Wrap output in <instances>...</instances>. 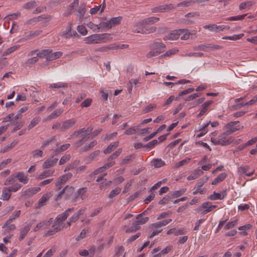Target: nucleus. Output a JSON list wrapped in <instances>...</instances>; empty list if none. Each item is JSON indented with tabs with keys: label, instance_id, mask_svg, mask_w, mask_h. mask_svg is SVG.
Here are the masks:
<instances>
[{
	"label": "nucleus",
	"instance_id": "1",
	"mask_svg": "<svg viewBox=\"0 0 257 257\" xmlns=\"http://www.w3.org/2000/svg\"><path fill=\"white\" fill-rule=\"evenodd\" d=\"M93 128L91 126L87 128H82L79 130L75 131L71 136V138H76L80 136L81 139L74 143V146L78 148L82 146L89 138L88 136L91 134Z\"/></svg>",
	"mask_w": 257,
	"mask_h": 257
},
{
	"label": "nucleus",
	"instance_id": "2",
	"mask_svg": "<svg viewBox=\"0 0 257 257\" xmlns=\"http://www.w3.org/2000/svg\"><path fill=\"white\" fill-rule=\"evenodd\" d=\"M150 48L151 50L146 55L148 58L157 56L163 52L165 51L166 46L161 42H154L150 45Z\"/></svg>",
	"mask_w": 257,
	"mask_h": 257
},
{
	"label": "nucleus",
	"instance_id": "3",
	"mask_svg": "<svg viewBox=\"0 0 257 257\" xmlns=\"http://www.w3.org/2000/svg\"><path fill=\"white\" fill-rule=\"evenodd\" d=\"M229 134L225 131L217 138H211V141L215 145L226 146L232 142L231 138Z\"/></svg>",
	"mask_w": 257,
	"mask_h": 257
},
{
	"label": "nucleus",
	"instance_id": "4",
	"mask_svg": "<svg viewBox=\"0 0 257 257\" xmlns=\"http://www.w3.org/2000/svg\"><path fill=\"white\" fill-rule=\"evenodd\" d=\"M222 48V46L213 44H203L193 47V50L194 51L201 50L203 51L219 50Z\"/></svg>",
	"mask_w": 257,
	"mask_h": 257
},
{
	"label": "nucleus",
	"instance_id": "5",
	"mask_svg": "<svg viewBox=\"0 0 257 257\" xmlns=\"http://www.w3.org/2000/svg\"><path fill=\"white\" fill-rule=\"evenodd\" d=\"M122 19L121 17L112 18L107 22L101 23L100 26L101 28L109 29L113 26L119 24Z\"/></svg>",
	"mask_w": 257,
	"mask_h": 257
},
{
	"label": "nucleus",
	"instance_id": "6",
	"mask_svg": "<svg viewBox=\"0 0 257 257\" xmlns=\"http://www.w3.org/2000/svg\"><path fill=\"white\" fill-rule=\"evenodd\" d=\"M174 9H175V6L172 4H170L154 7L151 9V11L154 13H164Z\"/></svg>",
	"mask_w": 257,
	"mask_h": 257
},
{
	"label": "nucleus",
	"instance_id": "7",
	"mask_svg": "<svg viewBox=\"0 0 257 257\" xmlns=\"http://www.w3.org/2000/svg\"><path fill=\"white\" fill-rule=\"evenodd\" d=\"M239 123V121H231L228 122L225 126V128L226 131L229 134L231 135L234 132L239 130L240 128L243 127V126L240 125H236Z\"/></svg>",
	"mask_w": 257,
	"mask_h": 257
},
{
	"label": "nucleus",
	"instance_id": "8",
	"mask_svg": "<svg viewBox=\"0 0 257 257\" xmlns=\"http://www.w3.org/2000/svg\"><path fill=\"white\" fill-rule=\"evenodd\" d=\"M160 18L156 17H151L139 21L137 23V26H146L148 25L154 24L158 22Z\"/></svg>",
	"mask_w": 257,
	"mask_h": 257
},
{
	"label": "nucleus",
	"instance_id": "9",
	"mask_svg": "<svg viewBox=\"0 0 257 257\" xmlns=\"http://www.w3.org/2000/svg\"><path fill=\"white\" fill-rule=\"evenodd\" d=\"M52 218H50L49 220H45L38 223L34 227V231L36 232L41 229L47 228L50 225L52 222Z\"/></svg>",
	"mask_w": 257,
	"mask_h": 257
},
{
	"label": "nucleus",
	"instance_id": "10",
	"mask_svg": "<svg viewBox=\"0 0 257 257\" xmlns=\"http://www.w3.org/2000/svg\"><path fill=\"white\" fill-rule=\"evenodd\" d=\"M72 174L71 173H68L61 176L59 178V180L56 182V186L58 187V189H61V185L65 184L68 179L72 177Z\"/></svg>",
	"mask_w": 257,
	"mask_h": 257
},
{
	"label": "nucleus",
	"instance_id": "11",
	"mask_svg": "<svg viewBox=\"0 0 257 257\" xmlns=\"http://www.w3.org/2000/svg\"><path fill=\"white\" fill-rule=\"evenodd\" d=\"M58 159L54 158L53 156L48 158L42 164V168L44 169H48L56 165Z\"/></svg>",
	"mask_w": 257,
	"mask_h": 257
},
{
	"label": "nucleus",
	"instance_id": "12",
	"mask_svg": "<svg viewBox=\"0 0 257 257\" xmlns=\"http://www.w3.org/2000/svg\"><path fill=\"white\" fill-rule=\"evenodd\" d=\"M74 211V208H68L62 213L58 215L56 218V220L60 223H61L62 221H65L67 218L70 213Z\"/></svg>",
	"mask_w": 257,
	"mask_h": 257
},
{
	"label": "nucleus",
	"instance_id": "13",
	"mask_svg": "<svg viewBox=\"0 0 257 257\" xmlns=\"http://www.w3.org/2000/svg\"><path fill=\"white\" fill-rule=\"evenodd\" d=\"M40 189V187H32L28 188L22 193V196L26 198L31 197L37 193Z\"/></svg>",
	"mask_w": 257,
	"mask_h": 257
},
{
	"label": "nucleus",
	"instance_id": "14",
	"mask_svg": "<svg viewBox=\"0 0 257 257\" xmlns=\"http://www.w3.org/2000/svg\"><path fill=\"white\" fill-rule=\"evenodd\" d=\"M226 190H224L220 193L214 192L213 194L208 196V199L211 200H222L226 196Z\"/></svg>",
	"mask_w": 257,
	"mask_h": 257
},
{
	"label": "nucleus",
	"instance_id": "15",
	"mask_svg": "<svg viewBox=\"0 0 257 257\" xmlns=\"http://www.w3.org/2000/svg\"><path fill=\"white\" fill-rule=\"evenodd\" d=\"M217 207L216 205H212V203L210 202H204L200 207L199 208V210H201L202 209H204L205 210L202 212V214H205L208 212L211 211L213 209L216 208Z\"/></svg>",
	"mask_w": 257,
	"mask_h": 257
},
{
	"label": "nucleus",
	"instance_id": "16",
	"mask_svg": "<svg viewBox=\"0 0 257 257\" xmlns=\"http://www.w3.org/2000/svg\"><path fill=\"white\" fill-rule=\"evenodd\" d=\"M180 29L171 31L164 38V40H176L180 36Z\"/></svg>",
	"mask_w": 257,
	"mask_h": 257
},
{
	"label": "nucleus",
	"instance_id": "17",
	"mask_svg": "<svg viewBox=\"0 0 257 257\" xmlns=\"http://www.w3.org/2000/svg\"><path fill=\"white\" fill-rule=\"evenodd\" d=\"M76 123V120L74 118H71L65 121L62 124L61 129L65 131L72 127Z\"/></svg>",
	"mask_w": 257,
	"mask_h": 257
},
{
	"label": "nucleus",
	"instance_id": "18",
	"mask_svg": "<svg viewBox=\"0 0 257 257\" xmlns=\"http://www.w3.org/2000/svg\"><path fill=\"white\" fill-rule=\"evenodd\" d=\"M16 178L19 181L24 184H26L28 183L29 178L28 175H26L23 172H19L16 175Z\"/></svg>",
	"mask_w": 257,
	"mask_h": 257
},
{
	"label": "nucleus",
	"instance_id": "19",
	"mask_svg": "<svg viewBox=\"0 0 257 257\" xmlns=\"http://www.w3.org/2000/svg\"><path fill=\"white\" fill-rule=\"evenodd\" d=\"M85 42L87 44H98L100 42L98 34L92 35L85 39Z\"/></svg>",
	"mask_w": 257,
	"mask_h": 257
},
{
	"label": "nucleus",
	"instance_id": "20",
	"mask_svg": "<svg viewBox=\"0 0 257 257\" xmlns=\"http://www.w3.org/2000/svg\"><path fill=\"white\" fill-rule=\"evenodd\" d=\"M63 112L62 109H57L52 112L46 118L45 121H50L59 116Z\"/></svg>",
	"mask_w": 257,
	"mask_h": 257
},
{
	"label": "nucleus",
	"instance_id": "21",
	"mask_svg": "<svg viewBox=\"0 0 257 257\" xmlns=\"http://www.w3.org/2000/svg\"><path fill=\"white\" fill-rule=\"evenodd\" d=\"M31 228V225L27 224H25L24 227L21 228L20 231V235L19 236V240H23L26 236L29 230Z\"/></svg>",
	"mask_w": 257,
	"mask_h": 257
},
{
	"label": "nucleus",
	"instance_id": "22",
	"mask_svg": "<svg viewBox=\"0 0 257 257\" xmlns=\"http://www.w3.org/2000/svg\"><path fill=\"white\" fill-rule=\"evenodd\" d=\"M213 101L212 100L206 101L201 105V109L197 115V117H200L203 115L208 110L209 106L211 104Z\"/></svg>",
	"mask_w": 257,
	"mask_h": 257
},
{
	"label": "nucleus",
	"instance_id": "23",
	"mask_svg": "<svg viewBox=\"0 0 257 257\" xmlns=\"http://www.w3.org/2000/svg\"><path fill=\"white\" fill-rule=\"evenodd\" d=\"M227 174L225 172L220 174L211 182L212 185H216L220 182H222L227 177Z\"/></svg>",
	"mask_w": 257,
	"mask_h": 257
},
{
	"label": "nucleus",
	"instance_id": "24",
	"mask_svg": "<svg viewBox=\"0 0 257 257\" xmlns=\"http://www.w3.org/2000/svg\"><path fill=\"white\" fill-rule=\"evenodd\" d=\"M203 172L200 169L195 170L187 178V180H192L198 178Z\"/></svg>",
	"mask_w": 257,
	"mask_h": 257
},
{
	"label": "nucleus",
	"instance_id": "25",
	"mask_svg": "<svg viewBox=\"0 0 257 257\" xmlns=\"http://www.w3.org/2000/svg\"><path fill=\"white\" fill-rule=\"evenodd\" d=\"M87 190L86 187H82L79 189L77 192L75 194V197H80L82 200L86 198V196L85 195V193Z\"/></svg>",
	"mask_w": 257,
	"mask_h": 257
},
{
	"label": "nucleus",
	"instance_id": "26",
	"mask_svg": "<svg viewBox=\"0 0 257 257\" xmlns=\"http://www.w3.org/2000/svg\"><path fill=\"white\" fill-rule=\"evenodd\" d=\"M50 196L48 194H45L43 195L41 198L38 201V204L37 208H41L46 204L47 201L49 199Z\"/></svg>",
	"mask_w": 257,
	"mask_h": 257
},
{
	"label": "nucleus",
	"instance_id": "27",
	"mask_svg": "<svg viewBox=\"0 0 257 257\" xmlns=\"http://www.w3.org/2000/svg\"><path fill=\"white\" fill-rule=\"evenodd\" d=\"M11 192L8 187H4L3 189L2 199L4 200H8L11 196Z\"/></svg>",
	"mask_w": 257,
	"mask_h": 257
},
{
	"label": "nucleus",
	"instance_id": "28",
	"mask_svg": "<svg viewBox=\"0 0 257 257\" xmlns=\"http://www.w3.org/2000/svg\"><path fill=\"white\" fill-rule=\"evenodd\" d=\"M62 54L63 53L60 51L51 53H50V55H49L47 56L46 59L48 61H51L60 58L62 55Z\"/></svg>",
	"mask_w": 257,
	"mask_h": 257
},
{
	"label": "nucleus",
	"instance_id": "29",
	"mask_svg": "<svg viewBox=\"0 0 257 257\" xmlns=\"http://www.w3.org/2000/svg\"><path fill=\"white\" fill-rule=\"evenodd\" d=\"M55 172L54 170H48L41 173L38 176V178L39 180L43 179L45 178L52 176Z\"/></svg>",
	"mask_w": 257,
	"mask_h": 257
},
{
	"label": "nucleus",
	"instance_id": "30",
	"mask_svg": "<svg viewBox=\"0 0 257 257\" xmlns=\"http://www.w3.org/2000/svg\"><path fill=\"white\" fill-rule=\"evenodd\" d=\"M151 163L155 168H160L165 165V162L160 158L153 159Z\"/></svg>",
	"mask_w": 257,
	"mask_h": 257
},
{
	"label": "nucleus",
	"instance_id": "31",
	"mask_svg": "<svg viewBox=\"0 0 257 257\" xmlns=\"http://www.w3.org/2000/svg\"><path fill=\"white\" fill-rule=\"evenodd\" d=\"M41 120V117L40 116H35L34 117L31 122L28 126V130H30L37 125Z\"/></svg>",
	"mask_w": 257,
	"mask_h": 257
},
{
	"label": "nucleus",
	"instance_id": "32",
	"mask_svg": "<svg viewBox=\"0 0 257 257\" xmlns=\"http://www.w3.org/2000/svg\"><path fill=\"white\" fill-rule=\"evenodd\" d=\"M97 144V142L95 140L86 144L84 147L81 148L80 151L82 152H86L92 148H93Z\"/></svg>",
	"mask_w": 257,
	"mask_h": 257
},
{
	"label": "nucleus",
	"instance_id": "33",
	"mask_svg": "<svg viewBox=\"0 0 257 257\" xmlns=\"http://www.w3.org/2000/svg\"><path fill=\"white\" fill-rule=\"evenodd\" d=\"M118 145V142H115L113 143H111L107 148L105 149L103 151L104 154H109L112 152Z\"/></svg>",
	"mask_w": 257,
	"mask_h": 257
},
{
	"label": "nucleus",
	"instance_id": "34",
	"mask_svg": "<svg viewBox=\"0 0 257 257\" xmlns=\"http://www.w3.org/2000/svg\"><path fill=\"white\" fill-rule=\"evenodd\" d=\"M180 33L181 40H184L188 39L191 34L189 30L187 29H180Z\"/></svg>",
	"mask_w": 257,
	"mask_h": 257
},
{
	"label": "nucleus",
	"instance_id": "35",
	"mask_svg": "<svg viewBox=\"0 0 257 257\" xmlns=\"http://www.w3.org/2000/svg\"><path fill=\"white\" fill-rule=\"evenodd\" d=\"M140 228V225L137 222H135L132 226L131 227H127L125 229V232H132L134 231H136V230L139 229Z\"/></svg>",
	"mask_w": 257,
	"mask_h": 257
},
{
	"label": "nucleus",
	"instance_id": "36",
	"mask_svg": "<svg viewBox=\"0 0 257 257\" xmlns=\"http://www.w3.org/2000/svg\"><path fill=\"white\" fill-rule=\"evenodd\" d=\"M124 47V45H122L121 46H117V47H113V46H107V47H100V48H99L98 49H96V51H100V52H107L108 50H111V49H116L117 48H119V49H122Z\"/></svg>",
	"mask_w": 257,
	"mask_h": 257
},
{
	"label": "nucleus",
	"instance_id": "37",
	"mask_svg": "<svg viewBox=\"0 0 257 257\" xmlns=\"http://www.w3.org/2000/svg\"><path fill=\"white\" fill-rule=\"evenodd\" d=\"M194 4V0H187L182 2L178 4L176 6H175V8L177 7H188Z\"/></svg>",
	"mask_w": 257,
	"mask_h": 257
},
{
	"label": "nucleus",
	"instance_id": "38",
	"mask_svg": "<svg viewBox=\"0 0 257 257\" xmlns=\"http://www.w3.org/2000/svg\"><path fill=\"white\" fill-rule=\"evenodd\" d=\"M144 214V213L140 214L136 217V219H137L136 221L140 225L145 224L149 220V217H142V216Z\"/></svg>",
	"mask_w": 257,
	"mask_h": 257
},
{
	"label": "nucleus",
	"instance_id": "39",
	"mask_svg": "<svg viewBox=\"0 0 257 257\" xmlns=\"http://www.w3.org/2000/svg\"><path fill=\"white\" fill-rule=\"evenodd\" d=\"M76 34V32L72 31L70 27L67 28L66 30L63 32V35L66 38H70L72 37L73 35H75Z\"/></svg>",
	"mask_w": 257,
	"mask_h": 257
},
{
	"label": "nucleus",
	"instance_id": "40",
	"mask_svg": "<svg viewBox=\"0 0 257 257\" xmlns=\"http://www.w3.org/2000/svg\"><path fill=\"white\" fill-rule=\"evenodd\" d=\"M86 9L84 5H80L77 11L76 15L79 19H82L85 14Z\"/></svg>",
	"mask_w": 257,
	"mask_h": 257
},
{
	"label": "nucleus",
	"instance_id": "41",
	"mask_svg": "<svg viewBox=\"0 0 257 257\" xmlns=\"http://www.w3.org/2000/svg\"><path fill=\"white\" fill-rule=\"evenodd\" d=\"M244 36L243 33L239 34L238 35H233L231 36H225L222 38L224 40H230L232 41H235L239 40L242 38Z\"/></svg>",
	"mask_w": 257,
	"mask_h": 257
},
{
	"label": "nucleus",
	"instance_id": "42",
	"mask_svg": "<svg viewBox=\"0 0 257 257\" xmlns=\"http://www.w3.org/2000/svg\"><path fill=\"white\" fill-rule=\"evenodd\" d=\"M253 3L252 1H246L241 3L239 6V9L240 10H242L247 8H250L253 5Z\"/></svg>",
	"mask_w": 257,
	"mask_h": 257
},
{
	"label": "nucleus",
	"instance_id": "43",
	"mask_svg": "<svg viewBox=\"0 0 257 257\" xmlns=\"http://www.w3.org/2000/svg\"><path fill=\"white\" fill-rule=\"evenodd\" d=\"M186 191V188H183L179 190L175 191L171 193V196L173 198H177L183 194Z\"/></svg>",
	"mask_w": 257,
	"mask_h": 257
},
{
	"label": "nucleus",
	"instance_id": "44",
	"mask_svg": "<svg viewBox=\"0 0 257 257\" xmlns=\"http://www.w3.org/2000/svg\"><path fill=\"white\" fill-rule=\"evenodd\" d=\"M137 28H134L133 30V32L137 33H141V34H145L147 32L146 31H145V26H137V23L135 26Z\"/></svg>",
	"mask_w": 257,
	"mask_h": 257
},
{
	"label": "nucleus",
	"instance_id": "45",
	"mask_svg": "<svg viewBox=\"0 0 257 257\" xmlns=\"http://www.w3.org/2000/svg\"><path fill=\"white\" fill-rule=\"evenodd\" d=\"M70 145L69 144H64L62 145L60 148H57L54 150V153L55 155H57L60 153L62 152H63L66 150L69 147Z\"/></svg>",
	"mask_w": 257,
	"mask_h": 257
},
{
	"label": "nucleus",
	"instance_id": "46",
	"mask_svg": "<svg viewBox=\"0 0 257 257\" xmlns=\"http://www.w3.org/2000/svg\"><path fill=\"white\" fill-rule=\"evenodd\" d=\"M42 31L41 30H37L35 31H31L30 32L29 34L26 36L25 39L26 40L31 39L34 37H36L41 34Z\"/></svg>",
	"mask_w": 257,
	"mask_h": 257
},
{
	"label": "nucleus",
	"instance_id": "47",
	"mask_svg": "<svg viewBox=\"0 0 257 257\" xmlns=\"http://www.w3.org/2000/svg\"><path fill=\"white\" fill-rule=\"evenodd\" d=\"M246 16H247V14H243L242 15H238V16H236L230 17H228V18H226L225 19V20L226 21H241V20H242L245 18V17Z\"/></svg>",
	"mask_w": 257,
	"mask_h": 257
},
{
	"label": "nucleus",
	"instance_id": "48",
	"mask_svg": "<svg viewBox=\"0 0 257 257\" xmlns=\"http://www.w3.org/2000/svg\"><path fill=\"white\" fill-rule=\"evenodd\" d=\"M238 223V219H236L233 221L228 222L224 226L225 230H228L235 227Z\"/></svg>",
	"mask_w": 257,
	"mask_h": 257
},
{
	"label": "nucleus",
	"instance_id": "49",
	"mask_svg": "<svg viewBox=\"0 0 257 257\" xmlns=\"http://www.w3.org/2000/svg\"><path fill=\"white\" fill-rule=\"evenodd\" d=\"M64 227H65V225H62L61 224V223L57 221V220H56L55 222L52 225V229H53L56 232L60 231Z\"/></svg>",
	"mask_w": 257,
	"mask_h": 257
},
{
	"label": "nucleus",
	"instance_id": "50",
	"mask_svg": "<svg viewBox=\"0 0 257 257\" xmlns=\"http://www.w3.org/2000/svg\"><path fill=\"white\" fill-rule=\"evenodd\" d=\"M210 122V121H209V122L204 124V126H203L202 128L199 129V131H200L201 132L199 134H197V138H200V137L203 136L204 135H205L207 133L208 131L206 129V128L208 126Z\"/></svg>",
	"mask_w": 257,
	"mask_h": 257
},
{
	"label": "nucleus",
	"instance_id": "51",
	"mask_svg": "<svg viewBox=\"0 0 257 257\" xmlns=\"http://www.w3.org/2000/svg\"><path fill=\"white\" fill-rule=\"evenodd\" d=\"M13 221H10L9 222V219L6 222L3 228L7 227V229L9 231L14 230L16 228V226L14 224L12 223Z\"/></svg>",
	"mask_w": 257,
	"mask_h": 257
},
{
	"label": "nucleus",
	"instance_id": "52",
	"mask_svg": "<svg viewBox=\"0 0 257 257\" xmlns=\"http://www.w3.org/2000/svg\"><path fill=\"white\" fill-rule=\"evenodd\" d=\"M121 190V188L119 187L115 188L114 189H113L110 191L108 195V197L109 198H113L120 192Z\"/></svg>",
	"mask_w": 257,
	"mask_h": 257
},
{
	"label": "nucleus",
	"instance_id": "53",
	"mask_svg": "<svg viewBox=\"0 0 257 257\" xmlns=\"http://www.w3.org/2000/svg\"><path fill=\"white\" fill-rule=\"evenodd\" d=\"M68 85L66 83L63 82H58L55 83H53L50 85V88H59L61 87H67Z\"/></svg>",
	"mask_w": 257,
	"mask_h": 257
},
{
	"label": "nucleus",
	"instance_id": "54",
	"mask_svg": "<svg viewBox=\"0 0 257 257\" xmlns=\"http://www.w3.org/2000/svg\"><path fill=\"white\" fill-rule=\"evenodd\" d=\"M140 126H135L133 127H131V128L126 130L124 134L127 135H131L135 134L136 132V131L139 129Z\"/></svg>",
	"mask_w": 257,
	"mask_h": 257
},
{
	"label": "nucleus",
	"instance_id": "55",
	"mask_svg": "<svg viewBox=\"0 0 257 257\" xmlns=\"http://www.w3.org/2000/svg\"><path fill=\"white\" fill-rule=\"evenodd\" d=\"M208 177L199 179L195 186V188L202 189L201 187L207 182Z\"/></svg>",
	"mask_w": 257,
	"mask_h": 257
},
{
	"label": "nucleus",
	"instance_id": "56",
	"mask_svg": "<svg viewBox=\"0 0 257 257\" xmlns=\"http://www.w3.org/2000/svg\"><path fill=\"white\" fill-rule=\"evenodd\" d=\"M52 52V50L51 49H44L41 51L40 52L37 53V56L42 57L45 56H48L50 55V53Z\"/></svg>",
	"mask_w": 257,
	"mask_h": 257
},
{
	"label": "nucleus",
	"instance_id": "57",
	"mask_svg": "<svg viewBox=\"0 0 257 257\" xmlns=\"http://www.w3.org/2000/svg\"><path fill=\"white\" fill-rule=\"evenodd\" d=\"M32 155L34 158L42 157L43 156V152L42 150H35L32 152Z\"/></svg>",
	"mask_w": 257,
	"mask_h": 257
},
{
	"label": "nucleus",
	"instance_id": "58",
	"mask_svg": "<svg viewBox=\"0 0 257 257\" xmlns=\"http://www.w3.org/2000/svg\"><path fill=\"white\" fill-rule=\"evenodd\" d=\"M135 158V155L132 154L129 156H126L121 162V165H124L128 164L132 162Z\"/></svg>",
	"mask_w": 257,
	"mask_h": 257
},
{
	"label": "nucleus",
	"instance_id": "59",
	"mask_svg": "<svg viewBox=\"0 0 257 257\" xmlns=\"http://www.w3.org/2000/svg\"><path fill=\"white\" fill-rule=\"evenodd\" d=\"M36 6V2L35 1H32L27 3L23 6V8L26 10H29L33 8Z\"/></svg>",
	"mask_w": 257,
	"mask_h": 257
},
{
	"label": "nucleus",
	"instance_id": "60",
	"mask_svg": "<svg viewBox=\"0 0 257 257\" xmlns=\"http://www.w3.org/2000/svg\"><path fill=\"white\" fill-rule=\"evenodd\" d=\"M204 29H207L211 32H217V25L216 24H210L205 25L203 27Z\"/></svg>",
	"mask_w": 257,
	"mask_h": 257
},
{
	"label": "nucleus",
	"instance_id": "61",
	"mask_svg": "<svg viewBox=\"0 0 257 257\" xmlns=\"http://www.w3.org/2000/svg\"><path fill=\"white\" fill-rule=\"evenodd\" d=\"M177 52H178V50H177L175 49H172L168 50L165 53H164L163 55H161L160 57H162V58H165L166 57L171 56L176 54Z\"/></svg>",
	"mask_w": 257,
	"mask_h": 257
},
{
	"label": "nucleus",
	"instance_id": "62",
	"mask_svg": "<svg viewBox=\"0 0 257 257\" xmlns=\"http://www.w3.org/2000/svg\"><path fill=\"white\" fill-rule=\"evenodd\" d=\"M19 46H14L8 49L7 50H6L5 51H4L3 52V55L6 56V55H8L12 53V52H13L14 51L16 50L19 48Z\"/></svg>",
	"mask_w": 257,
	"mask_h": 257
},
{
	"label": "nucleus",
	"instance_id": "63",
	"mask_svg": "<svg viewBox=\"0 0 257 257\" xmlns=\"http://www.w3.org/2000/svg\"><path fill=\"white\" fill-rule=\"evenodd\" d=\"M16 178V175H12L10 176L4 182L5 185H8L9 184L14 183L16 181L15 178Z\"/></svg>",
	"mask_w": 257,
	"mask_h": 257
},
{
	"label": "nucleus",
	"instance_id": "64",
	"mask_svg": "<svg viewBox=\"0 0 257 257\" xmlns=\"http://www.w3.org/2000/svg\"><path fill=\"white\" fill-rule=\"evenodd\" d=\"M70 159V155H66L63 156L60 159L59 164L60 165H62L64 164L65 163H66L67 161H68Z\"/></svg>",
	"mask_w": 257,
	"mask_h": 257
}]
</instances>
